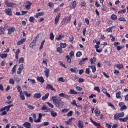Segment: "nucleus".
Wrapping results in <instances>:
<instances>
[{
    "instance_id": "obj_60",
    "label": "nucleus",
    "mask_w": 128,
    "mask_h": 128,
    "mask_svg": "<svg viewBox=\"0 0 128 128\" xmlns=\"http://www.w3.org/2000/svg\"><path fill=\"white\" fill-rule=\"evenodd\" d=\"M74 38L73 36H72L71 37L69 38V42H74Z\"/></svg>"
},
{
    "instance_id": "obj_40",
    "label": "nucleus",
    "mask_w": 128,
    "mask_h": 128,
    "mask_svg": "<svg viewBox=\"0 0 128 128\" xmlns=\"http://www.w3.org/2000/svg\"><path fill=\"white\" fill-rule=\"evenodd\" d=\"M70 94H78V92L74 90H72L70 91Z\"/></svg>"
},
{
    "instance_id": "obj_2",
    "label": "nucleus",
    "mask_w": 128,
    "mask_h": 128,
    "mask_svg": "<svg viewBox=\"0 0 128 128\" xmlns=\"http://www.w3.org/2000/svg\"><path fill=\"white\" fill-rule=\"evenodd\" d=\"M31 116H32V118L34 119V122H36V124H40V122H42V114H39L38 119H36V114L34 113H32L31 114Z\"/></svg>"
},
{
    "instance_id": "obj_37",
    "label": "nucleus",
    "mask_w": 128,
    "mask_h": 128,
    "mask_svg": "<svg viewBox=\"0 0 128 128\" xmlns=\"http://www.w3.org/2000/svg\"><path fill=\"white\" fill-rule=\"evenodd\" d=\"M17 90H18V92L20 94H22V88L20 86H17Z\"/></svg>"
},
{
    "instance_id": "obj_25",
    "label": "nucleus",
    "mask_w": 128,
    "mask_h": 128,
    "mask_svg": "<svg viewBox=\"0 0 128 128\" xmlns=\"http://www.w3.org/2000/svg\"><path fill=\"white\" fill-rule=\"evenodd\" d=\"M25 105L28 108H30V110H34V106L30 104H28L27 103H26L25 104Z\"/></svg>"
},
{
    "instance_id": "obj_43",
    "label": "nucleus",
    "mask_w": 128,
    "mask_h": 128,
    "mask_svg": "<svg viewBox=\"0 0 128 128\" xmlns=\"http://www.w3.org/2000/svg\"><path fill=\"white\" fill-rule=\"evenodd\" d=\"M120 114H116L114 116V119L116 120H118V119L120 118Z\"/></svg>"
},
{
    "instance_id": "obj_23",
    "label": "nucleus",
    "mask_w": 128,
    "mask_h": 128,
    "mask_svg": "<svg viewBox=\"0 0 128 128\" xmlns=\"http://www.w3.org/2000/svg\"><path fill=\"white\" fill-rule=\"evenodd\" d=\"M116 98H119V100L122 99V92H117L116 94Z\"/></svg>"
},
{
    "instance_id": "obj_64",
    "label": "nucleus",
    "mask_w": 128,
    "mask_h": 128,
    "mask_svg": "<svg viewBox=\"0 0 128 128\" xmlns=\"http://www.w3.org/2000/svg\"><path fill=\"white\" fill-rule=\"evenodd\" d=\"M82 8H86V2H82L81 4Z\"/></svg>"
},
{
    "instance_id": "obj_54",
    "label": "nucleus",
    "mask_w": 128,
    "mask_h": 128,
    "mask_svg": "<svg viewBox=\"0 0 128 128\" xmlns=\"http://www.w3.org/2000/svg\"><path fill=\"white\" fill-rule=\"evenodd\" d=\"M118 20L119 22H126V20L124 18H120L118 19Z\"/></svg>"
},
{
    "instance_id": "obj_21",
    "label": "nucleus",
    "mask_w": 128,
    "mask_h": 128,
    "mask_svg": "<svg viewBox=\"0 0 128 128\" xmlns=\"http://www.w3.org/2000/svg\"><path fill=\"white\" fill-rule=\"evenodd\" d=\"M70 72L74 73V74H78V68H72L70 69Z\"/></svg>"
},
{
    "instance_id": "obj_42",
    "label": "nucleus",
    "mask_w": 128,
    "mask_h": 128,
    "mask_svg": "<svg viewBox=\"0 0 128 128\" xmlns=\"http://www.w3.org/2000/svg\"><path fill=\"white\" fill-rule=\"evenodd\" d=\"M20 98H21L22 100H25L26 97L24 96V93L20 94Z\"/></svg>"
},
{
    "instance_id": "obj_58",
    "label": "nucleus",
    "mask_w": 128,
    "mask_h": 128,
    "mask_svg": "<svg viewBox=\"0 0 128 128\" xmlns=\"http://www.w3.org/2000/svg\"><path fill=\"white\" fill-rule=\"evenodd\" d=\"M71 104H72V106H78V104H76V100H74L73 102H72Z\"/></svg>"
},
{
    "instance_id": "obj_41",
    "label": "nucleus",
    "mask_w": 128,
    "mask_h": 128,
    "mask_svg": "<svg viewBox=\"0 0 128 128\" xmlns=\"http://www.w3.org/2000/svg\"><path fill=\"white\" fill-rule=\"evenodd\" d=\"M16 83V82H14V78H10L9 80V84H14Z\"/></svg>"
},
{
    "instance_id": "obj_31",
    "label": "nucleus",
    "mask_w": 128,
    "mask_h": 128,
    "mask_svg": "<svg viewBox=\"0 0 128 128\" xmlns=\"http://www.w3.org/2000/svg\"><path fill=\"white\" fill-rule=\"evenodd\" d=\"M90 62L92 64H94L96 62V58H91Z\"/></svg>"
},
{
    "instance_id": "obj_27",
    "label": "nucleus",
    "mask_w": 128,
    "mask_h": 128,
    "mask_svg": "<svg viewBox=\"0 0 128 128\" xmlns=\"http://www.w3.org/2000/svg\"><path fill=\"white\" fill-rule=\"evenodd\" d=\"M16 66L17 65H15L13 68L12 69V71L11 72V74H14V72H16Z\"/></svg>"
},
{
    "instance_id": "obj_15",
    "label": "nucleus",
    "mask_w": 128,
    "mask_h": 128,
    "mask_svg": "<svg viewBox=\"0 0 128 128\" xmlns=\"http://www.w3.org/2000/svg\"><path fill=\"white\" fill-rule=\"evenodd\" d=\"M52 100L54 104H56V102L60 100V99H58V96H52Z\"/></svg>"
},
{
    "instance_id": "obj_8",
    "label": "nucleus",
    "mask_w": 128,
    "mask_h": 128,
    "mask_svg": "<svg viewBox=\"0 0 128 128\" xmlns=\"http://www.w3.org/2000/svg\"><path fill=\"white\" fill-rule=\"evenodd\" d=\"M44 73H45V76L47 78H48L50 77V69L46 68H44Z\"/></svg>"
},
{
    "instance_id": "obj_33",
    "label": "nucleus",
    "mask_w": 128,
    "mask_h": 128,
    "mask_svg": "<svg viewBox=\"0 0 128 128\" xmlns=\"http://www.w3.org/2000/svg\"><path fill=\"white\" fill-rule=\"evenodd\" d=\"M48 96H50V93H48L47 94H46L45 96L42 97V100H48Z\"/></svg>"
},
{
    "instance_id": "obj_50",
    "label": "nucleus",
    "mask_w": 128,
    "mask_h": 128,
    "mask_svg": "<svg viewBox=\"0 0 128 128\" xmlns=\"http://www.w3.org/2000/svg\"><path fill=\"white\" fill-rule=\"evenodd\" d=\"M94 90L96 92H98L99 94L100 93V87L96 86L94 88Z\"/></svg>"
},
{
    "instance_id": "obj_48",
    "label": "nucleus",
    "mask_w": 128,
    "mask_h": 128,
    "mask_svg": "<svg viewBox=\"0 0 128 128\" xmlns=\"http://www.w3.org/2000/svg\"><path fill=\"white\" fill-rule=\"evenodd\" d=\"M44 44H46V40H44L41 44L40 47V50H42L44 48Z\"/></svg>"
},
{
    "instance_id": "obj_52",
    "label": "nucleus",
    "mask_w": 128,
    "mask_h": 128,
    "mask_svg": "<svg viewBox=\"0 0 128 128\" xmlns=\"http://www.w3.org/2000/svg\"><path fill=\"white\" fill-rule=\"evenodd\" d=\"M58 82H66V80L64 79V78H60L58 79Z\"/></svg>"
},
{
    "instance_id": "obj_1",
    "label": "nucleus",
    "mask_w": 128,
    "mask_h": 128,
    "mask_svg": "<svg viewBox=\"0 0 128 128\" xmlns=\"http://www.w3.org/2000/svg\"><path fill=\"white\" fill-rule=\"evenodd\" d=\"M12 106H14V104L9 105L7 106H5L4 108H2V109H0V112H2L0 116H6V114H8V112H10V108H12Z\"/></svg>"
},
{
    "instance_id": "obj_36",
    "label": "nucleus",
    "mask_w": 128,
    "mask_h": 128,
    "mask_svg": "<svg viewBox=\"0 0 128 128\" xmlns=\"http://www.w3.org/2000/svg\"><path fill=\"white\" fill-rule=\"evenodd\" d=\"M111 18L112 20H118V16L116 14H112V16Z\"/></svg>"
},
{
    "instance_id": "obj_5",
    "label": "nucleus",
    "mask_w": 128,
    "mask_h": 128,
    "mask_svg": "<svg viewBox=\"0 0 128 128\" xmlns=\"http://www.w3.org/2000/svg\"><path fill=\"white\" fill-rule=\"evenodd\" d=\"M46 90H52V92H56V88H54V86H52L50 84H48L46 86Z\"/></svg>"
},
{
    "instance_id": "obj_44",
    "label": "nucleus",
    "mask_w": 128,
    "mask_h": 128,
    "mask_svg": "<svg viewBox=\"0 0 128 128\" xmlns=\"http://www.w3.org/2000/svg\"><path fill=\"white\" fill-rule=\"evenodd\" d=\"M19 64H24V58H22L19 60Z\"/></svg>"
},
{
    "instance_id": "obj_45",
    "label": "nucleus",
    "mask_w": 128,
    "mask_h": 128,
    "mask_svg": "<svg viewBox=\"0 0 128 128\" xmlns=\"http://www.w3.org/2000/svg\"><path fill=\"white\" fill-rule=\"evenodd\" d=\"M66 60H68V64H72V59L70 56H66Z\"/></svg>"
},
{
    "instance_id": "obj_56",
    "label": "nucleus",
    "mask_w": 128,
    "mask_h": 128,
    "mask_svg": "<svg viewBox=\"0 0 128 128\" xmlns=\"http://www.w3.org/2000/svg\"><path fill=\"white\" fill-rule=\"evenodd\" d=\"M76 56L77 58H80V56H82V52H79L76 54Z\"/></svg>"
},
{
    "instance_id": "obj_51",
    "label": "nucleus",
    "mask_w": 128,
    "mask_h": 128,
    "mask_svg": "<svg viewBox=\"0 0 128 128\" xmlns=\"http://www.w3.org/2000/svg\"><path fill=\"white\" fill-rule=\"evenodd\" d=\"M48 6H50V8H54V3L50 2L48 4Z\"/></svg>"
},
{
    "instance_id": "obj_28",
    "label": "nucleus",
    "mask_w": 128,
    "mask_h": 128,
    "mask_svg": "<svg viewBox=\"0 0 128 128\" xmlns=\"http://www.w3.org/2000/svg\"><path fill=\"white\" fill-rule=\"evenodd\" d=\"M32 2H28V5L26 6V10H30V6H32Z\"/></svg>"
},
{
    "instance_id": "obj_63",
    "label": "nucleus",
    "mask_w": 128,
    "mask_h": 128,
    "mask_svg": "<svg viewBox=\"0 0 128 128\" xmlns=\"http://www.w3.org/2000/svg\"><path fill=\"white\" fill-rule=\"evenodd\" d=\"M70 58H72V57L74 56V51H72L70 53Z\"/></svg>"
},
{
    "instance_id": "obj_29",
    "label": "nucleus",
    "mask_w": 128,
    "mask_h": 128,
    "mask_svg": "<svg viewBox=\"0 0 128 128\" xmlns=\"http://www.w3.org/2000/svg\"><path fill=\"white\" fill-rule=\"evenodd\" d=\"M64 38V36L62 34H60L58 36V38H56V40H58V42H60V40H62V38Z\"/></svg>"
},
{
    "instance_id": "obj_61",
    "label": "nucleus",
    "mask_w": 128,
    "mask_h": 128,
    "mask_svg": "<svg viewBox=\"0 0 128 128\" xmlns=\"http://www.w3.org/2000/svg\"><path fill=\"white\" fill-rule=\"evenodd\" d=\"M72 114H74V112L72 111H70L68 114H67V116H68V118L72 116Z\"/></svg>"
},
{
    "instance_id": "obj_12",
    "label": "nucleus",
    "mask_w": 128,
    "mask_h": 128,
    "mask_svg": "<svg viewBox=\"0 0 128 128\" xmlns=\"http://www.w3.org/2000/svg\"><path fill=\"white\" fill-rule=\"evenodd\" d=\"M16 30V28H14L12 27L8 29V34H12L13 32H14V31Z\"/></svg>"
},
{
    "instance_id": "obj_35",
    "label": "nucleus",
    "mask_w": 128,
    "mask_h": 128,
    "mask_svg": "<svg viewBox=\"0 0 128 128\" xmlns=\"http://www.w3.org/2000/svg\"><path fill=\"white\" fill-rule=\"evenodd\" d=\"M116 68H118V70H122L124 68V65L122 64H118L116 65Z\"/></svg>"
},
{
    "instance_id": "obj_32",
    "label": "nucleus",
    "mask_w": 128,
    "mask_h": 128,
    "mask_svg": "<svg viewBox=\"0 0 128 128\" xmlns=\"http://www.w3.org/2000/svg\"><path fill=\"white\" fill-rule=\"evenodd\" d=\"M89 68H91L92 69V72L94 74L96 72V66H89Z\"/></svg>"
},
{
    "instance_id": "obj_20",
    "label": "nucleus",
    "mask_w": 128,
    "mask_h": 128,
    "mask_svg": "<svg viewBox=\"0 0 128 128\" xmlns=\"http://www.w3.org/2000/svg\"><path fill=\"white\" fill-rule=\"evenodd\" d=\"M42 110H44L45 112H50V110H48V108L46 107V106L44 105L43 107L42 108Z\"/></svg>"
},
{
    "instance_id": "obj_9",
    "label": "nucleus",
    "mask_w": 128,
    "mask_h": 128,
    "mask_svg": "<svg viewBox=\"0 0 128 128\" xmlns=\"http://www.w3.org/2000/svg\"><path fill=\"white\" fill-rule=\"evenodd\" d=\"M76 2L74 1L72 3H71L70 5V8H71V10H74V8H76Z\"/></svg>"
},
{
    "instance_id": "obj_14",
    "label": "nucleus",
    "mask_w": 128,
    "mask_h": 128,
    "mask_svg": "<svg viewBox=\"0 0 128 128\" xmlns=\"http://www.w3.org/2000/svg\"><path fill=\"white\" fill-rule=\"evenodd\" d=\"M6 28H8V25H4V27L1 26L0 28V30L1 31V32L2 34H4V32L6 31Z\"/></svg>"
},
{
    "instance_id": "obj_6",
    "label": "nucleus",
    "mask_w": 128,
    "mask_h": 128,
    "mask_svg": "<svg viewBox=\"0 0 128 128\" xmlns=\"http://www.w3.org/2000/svg\"><path fill=\"white\" fill-rule=\"evenodd\" d=\"M5 14H6L7 16H12V9L10 8H7L5 10Z\"/></svg>"
},
{
    "instance_id": "obj_39",
    "label": "nucleus",
    "mask_w": 128,
    "mask_h": 128,
    "mask_svg": "<svg viewBox=\"0 0 128 128\" xmlns=\"http://www.w3.org/2000/svg\"><path fill=\"white\" fill-rule=\"evenodd\" d=\"M24 92L27 98H30L32 96V94L28 93L27 91H24Z\"/></svg>"
},
{
    "instance_id": "obj_13",
    "label": "nucleus",
    "mask_w": 128,
    "mask_h": 128,
    "mask_svg": "<svg viewBox=\"0 0 128 128\" xmlns=\"http://www.w3.org/2000/svg\"><path fill=\"white\" fill-rule=\"evenodd\" d=\"M26 41V38H22L17 43V46H22V44H24V42Z\"/></svg>"
},
{
    "instance_id": "obj_18",
    "label": "nucleus",
    "mask_w": 128,
    "mask_h": 128,
    "mask_svg": "<svg viewBox=\"0 0 128 128\" xmlns=\"http://www.w3.org/2000/svg\"><path fill=\"white\" fill-rule=\"evenodd\" d=\"M37 80H38V82H40L42 84H44V82L45 80L44 79V77L41 76V77H37Z\"/></svg>"
},
{
    "instance_id": "obj_57",
    "label": "nucleus",
    "mask_w": 128,
    "mask_h": 128,
    "mask_svg": "<svg viewBox=\"0 0 128 128\" xmlns=\"http://www.w3.org/2000/svg\"><path fill=\"white\" fill-rule=\"evenodd\" d=\"M76 90H78V92H82V88L80 86H76Z\"/></svg>"
},
{
    "instance_id": "obj_38",
    "label": "nucleus",
    "mask_w": 128,
    "mask_h": 128,
    "mask_svg": "<svg viewBox=\"0 0 128 128\" xmlns=\"http://www.w3.org/2000/svg\"><path fill=\"white\" fill-rule=\"evenodd\" d=\"M95 114H96V116H100V111L98 109H96L95 110Z\"/></svg>"
},
{
    "instance_id": "obj_46",
    "label": "nucleus",
    "mask_w": 128,
    "mask_h": 128,
    "mask_svg": "<svg viewBox=\"0 0 128 128\" xmlns=\"http://www.w3.org/2000/svg\"><path fill=\"white\" fill-rule=\"evenodd\" d=\"M50 38L51 40H54V35L53 32H51L50 34Z\"/></svg>"
},
{
    "instance_id": "obj_49",
    "label": "nucleus",
    "mask_w": 128,
    "mask_h": 128,
    "mask_svg": "<svg viewBox=\"0 0 128 128\" xmlns=\"http://www.w3.org/2000/svg\"><path fill=\"white\" fill-rule=\"evenodd\" d=\"M70 110L68 109H64L62 110V114H66Z\"/></svg>"
},
{
    "instance_id": "obj_10",
    "label": "nucleus",
    "mask_w": 128,
    "mask_h": 128,
    "mask_svg": "<svg viewBox=\"0 0 128 128\" xmlns=\"http://www.w3.org/2000/svg\"><path fill=\"white\" fill-rule=\"evenodd\" d=\"M38 37H36L34 39L33 42H32L30 44V48H34V46H36V40H38Z\"/></svg>"
},
{
    "instance_id": "obj_47",
    "label": "nucleus",
    "mask_w": 128,
    "mask_h": 128,
    "mask_svg": "<svg viewBox=\"0 0 128 128\" xmlns=\"http://www.w3.org/2000/svg\"><path fill=\"white\" fill-rule=\"evenodd\" d=\"M36 20V18L34 17H30V22H32V24L34 23V21Z\"/></svg>"
},
{
    "instance_id": "obj_55",
    "label": "nucleus",
    "mask_w": 128,
    "mask_h": 128,
    "mask_svg": "<svg viewBox=\"0 0 128 128\" xmlns=\"http://www.w3.org/2000/svg\"><path fill=\"white\" fill-rule=\"evenodd\" d=\"M126 108H127L126 106V105H124V106L121 107L120 110H121V112H122V110H126Z\"/></svg>"
},
{
    "instance_id": "obj_24",
    "label": "nucleus",
    "mask_w": 128,
    "mask_h": 128,
    "mask_svg": "<svg viewBox=\"0 0 128 128\" xmlns=\"http://www.w3.org/2000/svg\"><path fill=\"white\" fill-rule=\"evenodd\" d=\"M24 126L26 128H32V124L30 123L26 122L24 124Z\"/></svg>"
},
{
    "instance_id": "obj_19",
    "label": "nucleus",
    "mask_w": 128,
    "mask_h": 128,
    "mask_svg": "<svg viewBox=\"0 0 128 128\" xmlns=\"http://www.w3.org/2000/svg\"><path fill=\"white\" fill-rule=\"evenodd\" d=\"M44 16V12H39L38 14H37L36 16V18H38L40 16Z\"/></svg>"
},
{
    "instance_id": "obj_59",
    "label": "nucleus",
    "mask_w": 128,
    "mask_h": 128,
    "mask_svg": "<svg viewBox=\"0 0 128 128\" xmlns=\"http://www.w3.org/2000/svg\"><path fill=\"white\" fill-rule=\"evenodd\" d=\"M126 9H124V10H122V11H119L118 13L124 14H126Z\"/></svg>"
},
{
    "instance_id": "obj_3",
    "label": "nucleus",
    "mask_w": 128,
    "mask_h": 128,
    "mask_svg": "<svg viewBox=\"0 0 128 128\" xmlns=\"http://www.w3.org/2000/svg\"><path fill=\"white\" fill-rule=\"evenodd\" d=\"M55 106L56 108H62L64 106V102L62 101V99H59V100L55 103Z\"/></svg>"
},
{
    "instance_id": "obj_11",
    "label": "nucleus",
    "mask_w": 128,
    "mask_h": 128,
    "mask_svg": "<svg viewBox=\"0 0 128 128\" xmlns=\"http://www.w3.org/2000/svg\"><path fill=\"white\" fill-rule=\"evenodd\" d=\"M78 126L79 128H84V122L82 120H79L78 122Z\"/></svg>"
},
{
    "instance_id": "obj_22",
    "label": "nucleus",
    "mask_w": 128,
    "mask_h": 128,
    "mask_svg": "<svg viewBox=\"0 0 128 128\" xmlns=\"http://www.w3.org/2000/svg\"><path fill=\"white\" fill-rule=\"evenodd\" d=\"M91 122L95 126H100V124H98L94 121L92 119H90Z\"/></svg>"
},
{
    "instance_id": "obj_62",
    "label": "nucleus",
    "mask_w": 128,
    "mask_h": 128,
    "mask_svg": "<svg viewBox=\"0 0 128 128\" xmlns=\"http://www.w3.org/2000/svg\"><path fill=\"white\" fill-rule=\"evenodd\" d=\"M72 120H74L72 118L70 119L68 122H66V124L68 125L70 124V123H72Z\"/></svg>"
},
{
    "instance_id": "obj_17",
    "label": "nucleus",
    "mask_w": 128,
    "mask_h": 128,
    "mask_svg": "<svg viewBox=\"0 0 128 128\" xmlns=\"http://www.w3.org/2000/svg\"><path fill=\"white\" fill-rule=\"evenodd\" d=\"M42 98V94H34V98L36 100H38V98Z\"/></svg>"
},
{
    "instance_id": "obj_4",
    "label": "nucleus",
    "mask_w": 128,
    "mask_h": 128,
    "mask_svg": "<svg viewBox=\"0 0 128 128\" xmlns=\"http://www.w3.org/2000/svg\"><path fill=\"white\" fill-rule=\"evenodd\" d=\"M5 4L8 6V8H16V4L14 3L8 2V0L5 2Z\"/></svg>"
},
{
    "instance_id": "obj_26",
    "label": "nucleus",
    "mask_w": 128,
    "mask_h": 128,
    "mask_svg": "<svg viewBox=\"0 0 128 128\" xmlns=\"http://www.w3.org/2000/svg\"><path fill=\"white\" fill-rule=\"evenodd\" d=\"M50 114L53 118H56L58 116V113H56V112H54V110H52L50 112Z\"/></svg>"
},
{
    "instance_id": "obj_53",
    "label": "nucleus",
    "mask_w": 128,
    "mask_h": 128,
    "mask_svg": "<svg viewBox=\"0 0 128 128\" xmlns=\"http://www.w3.org/2000/svg\"><path fill=\"white\" fill-rule=\"evenodd\" d=\"M60 46L62 48H66V44L61 43Z\"/></svg>"
},
{
    "instance_id": "obj_7",
    "label": "nucleus",
    "mask_w": 128,
    "mask_h": 128,
    "mask_svg": "<svg viewBox=\"0 0 128 128\" xmlns=\"http://www.w3.org/2000/svg\"><path fill=\"white\" fill-rule=\"evenodd\" d=\"M72 16H70L68 18H66L63 19L62 22H64V24H70V20H72Z\"/></svg>"
},
{
    "instance_id": "obj_16",
    "label": "nucleus",
    "mask_w": 128,
    "mask_h": 128,
    "mask_svg": "<svg viewBox=\"0 0 128 128\" xmlns=\"http://www.w3.org/2000/svg\"><path fill=\"white\" fill-rule=\"evenodd\" d=\"M60 14L56 18H55V24H58V22H60Z\"/></svg>"
},
{
    "instance_id": "obj_34",
    "label": "nucleus",
    "mask_w": 128,
    "mask_h": 128,
    "mask_svg": "<svg viewBox=\"0 0 128 128\" xmlns=\"http://www.w3.org/2000/svg\"><path fill=\"white\" fill-rule=\"evenodd\" d=\"M8 54H1L0 57L2 60H4V58H6L8 56Z\"/></svg>"
},
{
    "instance_id": "obj_30",
    "label": "nucleus",
    "mask_w": 128,
    "mask_h": 128,
    "mask_svg": "<svg viewBox=\"0 0 128 128\" xmlns=\"http://www.w3.org/2000/svg\"><path fill=\"white\" fill-rule=\"evenodd\" d=\"M86 60H88V58H85L82 59V60H81L80 62V66H82V64H84V62H86Z\"/></svg>"
}]
</instances>
